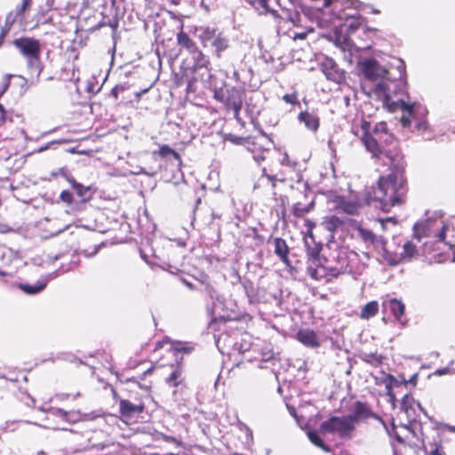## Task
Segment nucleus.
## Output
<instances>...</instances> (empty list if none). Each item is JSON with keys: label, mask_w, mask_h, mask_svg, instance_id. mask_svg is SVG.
Listing matches in <instances>:
<instances>
[{"label": "nucleus", "mask_w": 455, "mask_h": 455, "mask_svg": "<svg viewBox=\"0 0 455 455\" xmlns=\"http://www.w3.org/2000/svg\"><path fill=\"white\" fill-rule=\"evenodd\" d=\"M274 252L279 259L286 266L291 265L289 259L290 249L286 241L282 237L274 238Z\"/></svg>", "instance_id": "19"}, {"label": "nucleus", "mask_w": 455, "mask_h": 455, "mask_svg": "<svg viewBox=\"0 0 455 455\" xmlns=\"http://www.w3.org/2000/svg\"><path fill=\"white\" fill-rule=\"evenodd\" d=\"M28 6V0H22L20 6L16 11V18L18 16L23 17Z\"/></svg>", "instance_id": "49"}, {"label": "nucleus", "mask_w": 455, "mask_h": 455, "mask_svg": "<svg viewBox=\"0 0 455 455\" xmlns=\"http://www.w3.org/2000/svg\"><path fill=\"white\" fill-rule=\"evenodd\" d=\"M154 369H155V366H151L150 368H148L147 371H145L143 372V376L151 374L153 372Z\"/></svg>", "instance_id": "60"}, {"label": "nucleus", "mask_w": 455, "mask_h": 455, "mask_svg": "<svg viewBox=\"0 0 455 455\" xmlns=\"http://www.w3.org/2000/svg\"><path fill=\"white\" fill-rule=\"evenodd\" d=\"M440 242L445 243L451 249L455 246V227L450 224H443L437 234Z\"/></svg>", "instance_id": "23"}, {"label": "nucleus", "mask_w": 455, "mask_h": 455, "mask_svg": "<svg viewBox=\"0 0 455 455\" xmlns=\"http://www.w3.org/2000/svg\"><path fill=\"white\" fill-rule=\"evenodd\" d=\"M315 201L312 200L307 204H303L300 202L295 203L291 206L292 215L297 219H304L305 216L315 209Z\"/></svg>", "instance_id": "26"}, {"label": "nucleus", "mask_w": 455, "mask_h": 455, "mask_svg": "<svg viewBox=\"0 0 455 455\" xmlns=\"http://www.w3.org/2000/svg\"><path fill=\"white\" fill-rule=\"evenodd\" d=\"M362 73L368 80L376 81L384 77L387 70L382 68L375 60H364L362 64Z\"/></svg>", "instance_id": "15"}, {"label": "nucleus", "mask_w": 455, "mask_h": 455, "mask_svg": "<svg viewBox=\"0 0 455 455\" xmlns=\"http://www.w3.org/2000/svg\"><path fill=\"white\" fill-rule=\"evenodd\" d=\"M296 339L307 347L317 348L321 345L318 334L308 328L299 330Z\"/></svg>", "instance_id": "18"}, {"label": "nucleus", "mask_w": 455, "mask_h": 455, "mask_svg": "<svg viewBox=\"0 0 455 455\" xmlns=\"http://www.w3.org/2000/svg\"><path fill=\"white\" fill-rule=\"evenodd\" d=\"M243 90L228 84L213 90V98L222 103L227 110H232L234 117L237 121H241L240 110L243 107Z\"/></svg>", "instance_id": "4"}, {"label": "nucleus", "mask_w": 455, "mask_h": 455, "mask_svg": "<svg viewBox=\"0 0 455 455\" xmlns=\"http://www.w3.org/2000/svg\"><path fill=\"white\" fill-rule=\"evenodd\" d=\"M371 138L375 140L377 145V151H368L371 154V157L377 160H380L383 156V150L392 146L393 144H397V139L388 132L387 124L385 122H379L376 124L372 132Z\"/></svg>", "instance_id": "6"}, {"label": "nucleus", "mask_w": 455, "mask_h": 455, "mask_svg": "<svg viewBox=\"0 0 455 455\" xmlns=\"http://www.w3.org/2000/svg\"><path fill=\"white\" fill-rule=\"evenodd\" d=\"M189 54L192 55L194 60L193 68L195 70L207 68V66L210 64L207 57L198 47Z\"/></svg>", "instance_id": "29"}, {"label": "nucleus", "mask_w": 455, "mask_h": 455, "mask_svg": "<svg viewBox=\"0 0 455 455\" xmlns=\"http://www.w3.org/2000/svg\"><path fill=\"white\" fill-rule=\"evenodd\" d=\"M379 313V303L376 300H371L365 304L360 312V318L370 319Z\"/></svg>", "instance_id": "31"}, {"label": "nucleus", "mask_w": 455, "mask_h": 455, "mask_svg": "<svg viewBox=\"0 0 455 455\" xmlns=\"http://www.w3.org/2000/svg\"><path fill=\"white\" fill-rule=\"evenodd\" d=\"M324 1V7H328L331 5L334 0H323Z\"/></svg>", "instance_id": "63"}, {"label": "nucleus", "mask_w": 455, "mask_h": 455, "mask_svg": "<svg viewBox=\"0 0 455 455\" xmlns=\"http://www.w3.org/2000/svg\"><path fill=\"white\" fill-rule=\"evenodd\" d=\"M306 36H307L306 33H296L293 36V39L304 40L306 38Z\"/></svg>", "instance_id": "57"}, {"label": "nucleus", "mask_w": 455, "mask_h": 455, "mask_svg": "<svg viewBox=\"0 0 455 455\" xmlns=\"http://www.w3.org/2000/svg\"><path fill=\"white\" fill-rule=\"evenodd\" d=\"M8 28H2L0 32V47L4 44L5 36L8 34Z\"/></svg>", "instance_id": "51"}, {"label": "nucleus", "mask_w": 455, "mask_h": 455, "mask_svg": "<svg viewBox=\"0 0 455 455\" xmlns=\"http://www.w3.org/2000/svg\"><path fill=\"white\" fill-rule=\"evenodd\" d=\"M9 230H10V229H9V228H6V227H5V226H4V225H0V232H2V233H5V232H7V231H9Z\"/></svg>", "instance_id": "62"}, {"label": "nucleus", "mask_w": 455, "mask_h": 455, "mask_svg": "<svg viewBox=\"0 0 455 455\" xmlns=\"http://www.w3.org/2000/svg\"><path fill=\"white\" fill-rule=\"evenodd\" d=\"M448 429L452 432V433H455V426H449L448 427Z\"/></svg>", "instance_id": "64"}, {"label": "nucleus", "mask_w": 455, "mask_h": 455, "mask_svg": "<svg viewBox=\"0 0 455 455\" xmlns=\"http://www.w3.org/2000/svg\"><path fill=\"white\" fill-rule=\"evenodd\" d=\"M112 395H113V399L116 401V402H118L119 403V399H122L118 393L116 391V389H112Z\"/></svg>", "instance_id": "59"}, {"label": "nucleus", "mask_w": 455, "mask_h": 455, "mask_svg": "<svg viewBox=\"0 0 455 455\" xmlns=\"http://www.w3.org/2000/svg\"><path fill=\"white\" fill-rule=\"evenodd\" d=\"M397 440L401 443V445L394 449V455H416V448L404 443L400 437Z\"/></svg>", "instance_id": "37"}, {"label": "nucleus", "mask_w": 455, "mask_h": 455, "mask_svg": "<svg viewBox=\"0 0 455 455\" xmlns=\"http://www.w3.org/2000/svg\"><path fill=\"white\" fill-rule=\"evenodd\" d=\"M332 203L337 211L348 215H358L363 206L362 199L357 196H335Z\"/></svg>", "instance_id": "11"}, {"label": "nucleus", "mask_w": 455, "mask_h": 455, "mask_svg": "<svg viewBox=\"0 0 455 455\" xmlns=\"http://www.w3.org/2000/svg\"><path fill=\"white\" fill-rule=\"evenodd\" d=\"M387 379L389 380L390 383L395 380V377L392 374H387Z\"/></svg>", "instance_id": "61"}, {"label": "nucleus", "mask_w": 455, "mask_h": 455, "mask_svg": "<svg viewBox=\"0 0 455 455\" xmlns=\"http://www.w3.org/2000/svg\"><path fill=\"white\" fill-rule=\"evenodd\" d=\"M254 160L260 164L262 162L268 161L271 164H279V160L273 159L270 156L269 151H262L259 154L253 156ZM262 176L266 177L270 182L273 189L276 187V181L285 182L286 176L285 173L281 170H275L272 165L268 167L264 166L262 168Z\"/></svg>", "instance_id": "9"}, {"label": "nucleus", "mask_w": 455, "mask_h": 455, "mask_svg": "<svg viewBox=\"0 0 455 455\" xmlns=\"http://www.w3.org/2000/svg\"><path fill=\"white\" fill-rule=\"evenodd\" d=\"M157 155L162 158H165L171 156L175 160L181 162V157L180 154L172 148H170L168 145H162L157 151Z\"/></svg>", "instance_id": "40"}, {"label": "nucleus", "mask_w": 455, "mask_h": 455, "mask_svg": "<svg viewBox=\"0 0 455 455\" xmlns=\"http://www.w3.org/2000/svg\"><path fill=\"white\" fill-rule=\"evenodd\" d=\"M307 435L309 441L314 445H315L316 447L322 449L323 451L330 452L331 451V447L323 442V440L321 437L319 432H317L316 430H309V431H307Z\"/></svg>", "instance_id": "30"}, {"label": "nucleus", "mask_w": 455, "mask_h": 455, "mask_svg": "<svg viewBox=\"0 0 455 455\" xmlns=\"http://www.w3.org/2000/svg\"><path fill=\"white\" fill-rule=\"evenodd\" d=\"M383 156L388 160V169L390 171L388 175L405 177L406 162L400 149L398 140L397 144H393L384 149Z\"/></svg>", "instance_id": "8"}, {"label": "nucleus", "mask_w": 455, "mask_h": 455, "mask_svg": "<svg viewBox=\"0 0 455 455\" xmlns=\"http://www.w3.org/2000/svg\"><path fill=\"white\" fill-rule=\"evenodd\" d=\"M41 44L38 40L30 38V75L38 76L43 70L40 60Z\"/></svg>", "instance_id": "16"}, {"label": "nucleus", "mask_w": 455, "mask_h": 455, "mask_svg": "<svg viewBox=\"0 0 455 455\" xmlns=\"http://www.w3.org/2000/svg\"><path fill=\"white\" fill-rule=\"evenodd\" d=\"M225 140L229 141L235 145H247L251 141V137H240L233 133H227L225 135Z\"/></svg>", "instance_id": "41"}, {"label": "nucleus", "mask_w": 455, "mask_h": 455, "mask_svg": "<svg viewBox=\"0 0 455 455\" xmlns=\"http://www.w3.org/2000/svg\"><path fill=\"white\" fill-rule=\"evenodd\" d=\"M374 94L383 101L384 107H386L388 111L395 112L397 109H402L406 111L409 116L412 114L413 106L406 104L403 100H400L398 101H393L389 95V88L386 82L380 81L375 84L373 89Z\"/></svg>", "instance_id": "7"}, {"label": "nucleus", "mask_w": 455, "mask_h": 455, "mask_svg": "<svg viewBox=\"0 0 455 455\" xmlns=\"http://www.w3.org/2000/svg\"><path fill=\"white\" fill-rule=\"evenodd\" d=\"M356 427L360 421L369 419H375L382 421L381 418L376 414L367 402L355 401L351 408V413L347 415Z\"/></svg>", "instance_id": "13"}, {"label": "nucleus", "mask_w": 455, "mask_h": 455, "mask_svg": "<svg viewBox=\"0 0 455 455\" xmlns=\"http://www.w3.org/2000/svg\"><path fill=\"white\" fill-rule=\"evenodd\" d=\"M60 198L62 202L68 204L73 202V195L68 190H63L60 195Z\"/></svg>", "instance_id": "47"}, {"label": "nucleus", "mask_w": 455, "mask_h": 455, "mask_svg": "<svg viewBox=\"0 0 455 455\" xmlns=\"http://www.w3.org/2000/svg\"><path fill=\"white\" fill-rule=\"evenodd\" d=\"M418 254L417 245L411 241H407L403 246V251L401 252L402 259L404 261L411 260Z\"/></svg>", "instance_id": "35"}, {"label": "nucleus", "mask_w": 455, "mask_h": 455, "mask_svg": "<svg viewBox=\"0 0 455 455\" xmlns=\"http://www.w3.org/2000/svg\"><path fill=\"white\" fill-rule=\"evenodd\" d=\"M361 129L363 131L361 141L365 147L366 150L376 152L378 149L375 140L371 138V123L363 119Z\"/></svg>", "instance_id": "21"}, {"label": "nucleus", "mask_w": 455, "mask_h": 455, "mask_svg": "<svg viewBox=\"0 0 455 455\" xmlns=\"http://www.w3.org/2000/svg\"><path fill=\"white\" fill-rule=\"evenodd\" d=\"M348 259L345 253L338 252L333 259L323 258V263L318 267H307V275L315 281L324 280L331 282L339 275L347 273Z\"/></svg>", "instance_id": "3"}, {"label": "nucleus", "mask_w": 455, "mask_h": 455, "mask_svg": "<svg viewBox=\"0 0 455 455\" xmlns=\"http://www.w3.org/2000/svg\"><path fill=\"white\" fill-rule=\"evenodd\" d=\"M385 309H389L395 320L404 323L403 316L405 313V305L397 299H391L382 304Z\"/></svg>", "instance_id": "20"}, {"label": "nucleus", "mask_w": 455, "mask_h": 455, "mask_svg": "<svg viewBox=\"0 0 455 455\" xmlns=\"http://www.w3.org/2000/svg\"><path fill=\"white\" fill-rule=\"evenodd\" d=\"M110 12H113L112 16L108 17V16L104 15L102 23H103V25L108 26L114 31H116L119 27V17H118L117 10L112 8L110 10Z\"/></svg>", "instance_id": "38"}, {"label": "nucleus", "mask_w": 455, "mask_h": 455, "mask_svg": "<svg viewBox=\"0 0 455 455\" xmlns=\"http://www.w3.org/2000/svg\"><path fill=\"white\" fill-rule=\"evenodd\" d=\"M45 4H46L47 9H49V10L57 8L55 6V0H45Z\"/></svg>", "instance_id": "54"}, {"label": "nucleus", "mask_w": 455, "mask_h": 455, "mask_svg": "<svg viewBox=\"0 0 455 455\" xmlns=\"http://www.w3.org/2000/svg\"><path fill=\"white\" fill-rule=\"evenodd\" d=\"M321 69L331 81L340 83L345 79L344 71L340 70L331 59L325 60L321 65Z\"/></svg>", "instance_id": "17"}, {"label": "nucleus", "mask_w": 455, "mask_h": 455, "mask_svg": "<svg viewBox=\"0 0 455 455\" xmlns=\"http://www.w3.org/2000/svg\"><path fill=\"white\" fill-rule=\"evenodd\" d=\"M5 110L3 105L0 104V126L3 125L5 122Z\"/></svg>", "instance_id": "52"}, {"label": "nucleus", "mask_w": 455, "mask_h": 455, "mask_svg": "<svg viewBox=\"0 0 455 455\" xmlns=\"http://www.w3.org/2000/svg\"><path fill=\"white\" fill-rule=\"evenodd\" d=\"M304 225L307 228V232L304 235V242L307 246V253L313 264L310 267H318L323 261V259L320 256L322 244L315 243L311 246L308 242V239H311L312 241L314 240L313 229L315 228V222L312 220L305 219Z\"/></svg>", "instance_id": "10"}, {"label": "nucleus", "mask_w": 455, "mask_h": 455, "mask_svg": "<svg viewBox=\"0 0 455 455\" xmlns=\"http://www.w3.org/2000/svg\"><path fill=\"white\" fill-rule=\"evenodd\" d=\"M434 224V221L425 220L421 222H417L413 226L414 237L419 242L422 237L429 236L430 229Z\"/></svg>", "instance_id": "28"}, {"label": "nucleus", "mask_w": 455, "mask_h": 455, "mask_svg": "<svg viewBox=\"0 0 455 455\" xmlns=\"http://www.w3.org/2000/svg\"><path fill=\"white\" fill-rule=\"evenodd\" d=\"M385 356L376 353H370L364 355L363 361L371 366L378 367L383 363Z\"/></svg>", "instance_id": "39"}, {"label": "nucleus", "mask_w": 455, "mask_h": 455, "mask_svg": "<svg viewBox=\"0 0 455 455\" xmlns=\"http://www.w3.org/2000/svg\"><path fill=\"white\" fill-rule=\"evenodd\" d=\"M193 350L194 347L190 345V343L186 341H173L168 338H164L156 344L154 352L159 354L157 360L159 366L163 367L167 364L172 365V363L164 361V358L168 355L173 356L177 363V368L166 379V382L170 386L176 387L181 383L182 371L180 364L183 357L180 356V354H190Z\"/></svg>", "instance_id": "2"}, {"label": "nucleus", "mask_w": 455, "mask_h": 455, "mask_svg": "<svg viewBox=\"0 0 455 455\" xmlns=\"http://www.w3.org/2000/svg\"><path fill=\"white\" fill-rule=\"evenodd\" d=\"M249 3L257 10L267 12L269 11L268 0H249Z\"/></svg>", "instance_id": "43"}, {"label": "nucleus", "mask_w": 455, "mask_h": 455, "mask_svg": "<svg viewBox=\"0 0 455 455\" xmlns=\"http://www.w3.org/2000/svg\"><path fill=\"white\" fill-rule=\"evenodd\" d=\"M387 260L388 261L389 265L391 266H396L400 264L401 262L404 261L403 259H402L401 254L399 256L395 255L394 257L387 258Z\"/></svg>", "instance_id": "50"}, {"label": "nucleus", "mask_w": 455, "mask_h": 455, "mask_svg": "<svg viewBox=\"0 0 455 455\" xmlns=\"http://www.w3.org/2000/svg\"><path fill=\"white\" fill-rule=\"evenodd\" d=\"M68 181L81 202H88L92 198L94 192L91 186H84L75 179H70Z\"/></svg>", "instance_id": "22"}, {"label": "nucleus", "mask_w": 455, "mask_h": 455, "mask_svg": "<svg viewBox=\"0 0 455 455\" xmlns=\"http://www.w3.org/2000/svg\"><path fill=\"white\" fill-rule=\"evenodd\" d=\"M356 427L351 419L346 416H331L320 425V432L337 435L341 439H351Z\"/></svg>", "instance_id": "5"}, {"label": "nucleus", "mask_w": 455, "mask_h": 455, "mask_svg": "<svg viewBox=\"0 0 455 455\" xmlns=\"http://www.w3.org/2000/svg\"><path fill=\"white\" fill-rule=\"evenodd\" d=\"M212 45L216 50L217 57H220L221 52L228 49V40L226 36H223L221 32H219L213 41L212 42Z\"/></svg>", "instance_id": "32"}, {"label": "nucleus", "mask_w": 455, "mask_h": 455, "mask_svg": "<svg viewBox=\"0 0 455 455\" xmlns=\"http://www.w3.org/2000/svg\"><path fill=\"white\" fill-rule=\"evenodd\" d=\"M299 120L301 123H304L307 129L316 132L320 125L319 117L314 114H311L307 111L301 112L299 115Z\"/></svg>", "instance_id": "27"}, {"label": "nucleus", "mask_w": 455, "mask_h": 455, "mask_svg": "<svg viewBox=\"0 0 455 455\" xmlns=\"http://www.w3.org/2000/svg\"><path fill=\"white\" fill-rule=\"evenodd\" d=\"M176 40L178 45L186 49L188 53L198 47L196 43L183 30V26H181L180 31L177 34Z\"/></svg>", "instance_id": "25"}, {"label": "nucleus", "mask_w": 455, "mask_h": 455, "mask_svg": "<svg viewBox=\"0 0 455 455\" xmlns=\"http://www.w3.org/2000/svg\"><path fill=\"white\" fill-rule=\"evenodd\" d=\"M219 33L218 29L215 28L205 27L202 29L201 34L198 36V38L201 44L204 46H206L208 42H212L217 34Z\"/></svg>", "instance_id": "34"}, {"label": "nucleus", "mask_w": 455, "mask_h": 455, "mask_svg": "<svg viewBox=\"0 0 455 455\" xmlns=\"http://www.w3.org/2000/svg\"><path fill=\"white\" fill-rule=\"evenodd\" d=\"M357 232L360 238L370 245H374L378 242V238L376 235L370 229L364 228L363 227L357 228Z\"/></svg>", "instance_id": "36"}, {"label": "nucleus", "mask_w": 455, "mask_h": 455, "mask_svg": "<svg viewBox=\"0 0 455 455\" xmlns=\"http://www.w3.org/2000/svg\"><path fill=\"white\" fill-rule=\"evenodd\" d=\"M361 19H362V18H361V16H359V17L356 19V20H355V23H351V24L349 25L350 29H352V30H355V29H357V28L361 26V21L359 20H361Z\"/></svg>", "instance_id": "53"}, {"label": "nucleus", "mask_w": 455, "mask_h": 455, "mask_svg": "<svg viewBox=\"0 0 455 455\" xmlns=\"http://www.w3.org/2000/svg\"><path fill=\"white\" fill-rule=\"evenodd\" d=\"M428 445V455H446L441 442L430 443Z\"/></svg>", "instance_id": "42"}, {"label": "nucleus", "mask_w": 455, "mask_h": 455, "mask_svg": "<svg viewBox=\"0 0 455 455\" xmlns=\"http://www.w3.org/2000/svg\"><path fill=\"white\" fill-rule=\"evenodd\" d=\"M403 382H404L405 384H407V383H411V384H412V385H414V386H415V385H416V383H417V375H416V374H414V375H413V376H412L409 380L403 379Z\"/></svg>", "instance_id": "56"}, {"label": "nucleus", "mask_w": 455, "mask_h": 455, "mask_svg": "<svg viewBox=\"0 0 455 455\" xmlns=\"http://www.w3.org/2000/svg\"><path fill=\"white\" fill-rule=\"evenodd\" d=\"M127 87L125 85H116L110 92L111 96L116 100L119 97V92L125 91Z\"/></svg>", "instance_id": "48"}, {"label": "nucleus", "mask_w": 455, "mask_h": 455, "mask_svg": "<svg viewBox=\"0 0 455 455\" xmlns=\"http://www.w3.org/2000/svg\"><path fill=\"white\" fill-rule=\"evenodd\" d=\"M283 100H284L286 103L293 105V106L299 105L297 92L284 94L283 96Z\"/></svg>", "instance_id": "46"}, {"label": "nucleus", "mask_w": 455, "mask_h": 455, "mask_svg": "<svg viewBox=\"0 0 455 455\" xmlns=\"http://www.w3.org/2000/svg\"><path fill=\"white\" fill-rule=\"evenodd\" d=\"M14 44L20 48L24 55H28V38L16 39Z\"/></svg>", "instance_id": "45"}, {"label": "nucleus", "mask_w": 455, "mask_h": 455, "mask_svg": "<svg viewBox=\"0 0 455 455\" xmlns=\"http://www.w3.org/2000/svg\"><path fill=\"white\" fill-rule=\"evenodd\" d=\"M408 192L406 177L393 175L380 176L374 190L375 199L382 204L383 210L405 203Z\"/></svg>", "instance_id": "1"}, {"label": "nucleus", "mask_w": 455, "mask_h": 455, "mask_svg": "<svg viewBox=\"0 0 455 455\" xmlns=\"http://www.w3.org/2000/svg\"><path fill=\"white\" fill-rule=\"evenodd\" d=\"M47 283V278H43L39 280L36 284L30 285V294H35L44 290Z\"/></svg>", "instance_id": "44"}, {"label": "nucleus", "mask_w": 455, "mask_h": 455, "mask_svg": "<svg viewBox=\"0 0 455 455\" xmlns=\"http://www.w3.org/2000/svg\"><path fill=\"white\" fill-rule=\"evenodd\" d=\"M401 122L403 126H409L411 124L409 116H402Z\"/></svg>", "instance_id": "55"}, {"label": "nucleus", "mask_w": 455, "mask_h": 455, "mask_svg": "<svg viewBox=\"0 0 455 455\" xmlns=\"http://www.w3.org/2000/svg\"><path fill=\"white\" fill-rule=\"evenodd\" d=\"M146 411L141 402L133 403L132 399H119L120 419L125 422H135V419Z\"/></svg>", "instance_id": "12"}, {"label": "nucleus", "mask_w": 455, "mask_h": 455, "mask_svg": "<svg viewBox=\"0 0 455 455\" xmlns=\"http://www.w3.org/2000/svg\"><path fill=\"white\" fill-rule=\"evenodd\" d=\"M56 415L63 420L73 424L87 419V415L85 413H82L80 411H67L62 409H58L56 411Z\"/></svg>", "instance_id": "24"}, {"label": "nucleus", "mask_w": 455, "mask_h": 455, "mask_svg": "<svg viewBox=\"0 0 455 455\" xmlns=\"http://www.w3.org/2000/svg\"><path fill=\"white\" fill-rule=\"evenodd\" d=\"M19 287L26 293H28V283H20Z\"/></svg>", "instance_id": "58"}, {"label": "nucleus", "mask_w": 455, "mask_h": 455, "mask_svg": "<svg viewBox=\"0 0 455 455\" xmlns=\"http://www.w3.org/2000/svg\"><path fill=\"white\" fill-rule=\"evenodd\" d=\"M343 224H344V221L340 218H339L335 215L325 217L323 221V225L324 226V228L331 233H334Z\"/></svg>", "instance_id": "33"}, {"label": "nucleus", "mask_w": 455, "mask_h": 455, "mask_svg": "<svg viewBox=\"0 0 455 455\" xmlns=\"http://www.w3.org/2000/svg\"><path fill=\"white\" fill-rule=\"evenodd\" d=\"M126 381L132 383L131 388L126 389L129 393L127 399H132L133 403L141 402L147 407V404L153 400L150 387H143L140 381L134 379H128Z\"/></svg>", "instance_id": "14"}]
</instances>
